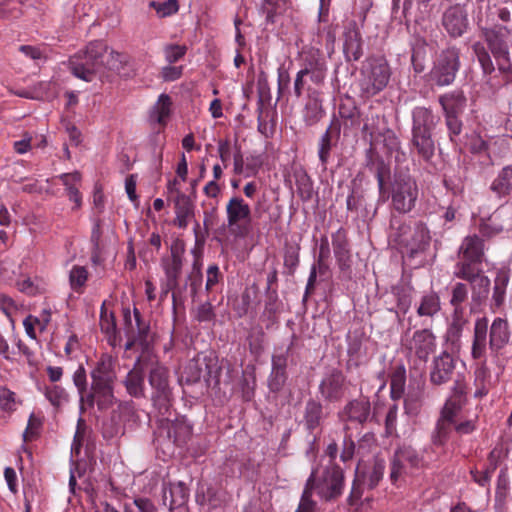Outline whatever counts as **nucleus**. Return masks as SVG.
<instances>
[{
    "mask_svg": "<svg viewBox=\"0 0 512 512\" xmlns=\"http://www.w3.org/2000/svg\"><path fill=\"white\" fill-rule=\"evenodd\" d=\"M454 275L471 285L472 303L482 305L490 292V279L483 274L482 263L485 259L484 239L477 234L464 237L458 252Z\"/></svg>",
    "mask_w": 512,
    "mask_h": 512,
    "instance_id": "obj_1",
    "label": "nucleus"
},
{
    "mask_svg": "<svg viewBox=\"0 0 512 512\" xmlns=\"http://www.w3.org/2000/svg\"><path fill=\"white\" fill-rule=\"evenodd\" d=\"M187 175L188 164L185 155L182 154L176 168V177L167 185V199L174 204V224L179 228H186L192 216V181L187 184Z\"/></svg>",
    "mask_w": 512,
    "mask_h": 512,
    "instance_id": "obj_2",
    "label": "nucleus"
},
{
    "mask_svg": "<svg viewBox=\"0 0 512 512\" xmlns=\"http://www.w3.org/2000/svg\"><path fill=\"white\" fill-rule=\"evenodd\" d=\"M107 44L102 40L89 42L85 49L78 51L68 60L70 72L77 78L91 82L105 65Z\"/></svg>",
    "mask_w": 512,
    "mask_h": 512,
    "instance_id": "obj_3",
    "label": "nucleus"
},
{
    "mask_svg": "<svg viewBox=\"0 0 512 512\" xmlns=\"http://www.w3.org/2000/svg\"><path fill=\"white\" fill-rule=\"evenodd\" d=\"M419 196L416 180L405 173H395L382 197L391 198V207L400 214L412 211Z\"/></svg>",
    "mask_w": 512,
    "mask_h": 512,
    "instance_id": "obj_4",
    "label": "nucleus"
},
{
    "mask_svg": "<svg viewBox=\"0 0 512 512\" xmlns=\"http://www.w3.org/2000/svg\"><path fill=\"white\" fill-rule=\"evenodd\" d=\"M359 86L366 96H374L382 91L388 84L391 72L389 65L383 57H369L361 67Z\"/></svg>",
    "mask_w": 512,
    "mask_h": 512,
    "instance_id": "obj_5",
    "label": "nucleus"
},
{
    "mask_svg": "<svg viewBox=\"0 0 512 512\" xmlns=\"http://www.w3.org/2000/svg\"><path fill=\"white\" fill-rule=\"evenodd\" d=\"M306 484L312 485L311 490H315L322 500L334 501L342 494L344 472L338 465L331 463L324 467L318 476L312 472Z\"/></svg>",
    "mask_w": 512,
    "mask_h": 512,
    "instance_id": "obj_6",
    "label": "nucleus"
},
{
    "mask_svg": "<svg viewBox=\"0 0 512 512\" xmlns=\"http://www.w3.org/2000/svg\"><path fill=\"white\" fill-rule=\"evenodd\" d=\"M481 33L497 63L498 70L501 73L510 72L512 64L508 44L509 29L505 26H495L493 28H482Z\"/></svg>",
    "mask_w": 512,
    "mask_h": 512,
    "instance_id": "obj_7",
    "label": "nucleus"
},
{
    "mask_svg": "<svg viewBox=\"0 0 512 512\" xmlns=\"http://www.w3.org/2000/svg\"><path fill=\"white\" fill-rule=\"evenodd\" d=\"M460 68V53L455 47H449L439 54L430 72V79L437 86L453 83Z\"/></svg>",
    "mask_w": 512,
    "mask_h": 512,
    "instance_id": "obj_8",
    "label": "nucleus"
},
{
    "mask_svg": "<svg viewBox=\"0 0 512 512\" xmlns=\"http://www.w3.org/2000/svg\"><path fill=\"white\" fill-rule=\"evenodd\" d=\"M227 227L235 236L245 237L250 232L251 208L240 197H232L226 206Z\"/></svg>",
    "mask_w": 512,
    "mask_h": 512,
    "instance_id": "obj_9",
    "label": "nucleus"
},
{
    "mask_svg": "<svg viewBox=\"0 0 512 512\" xmlns=\"http://www.w3.org/2000/svg\"><path fill=\"white\" fill-rule=\"evenodd\" d=\"M149 384L153 389L154 405L160 410H167L171 398L169 370L162 364H154L149 371Z\"/></svg>",
    "mask_w": 512,
    "mask_h": 512,
    "instance_id": "obj_10",
    "label": "nucleus"
},
{
    "mask_svg": "<svg viewBox=\"0 0 512 512\" xmlns=\"http://www.w3.org/2000/svg\"><path fill=\"white\" fill-rule=\"evenodd\" d=\"M194 363V383L203 378L207 387L219 386L222 369L214 353L211 352L209 355L200 353L194 358Z\"/></svg>",
    "mask_w": 512,
    "mask_h": 512,
    "instance_id": "obj_11",
    "label": "nucleus"
},
{
    "mask_svg": "<svg viewBox=\"0 0 512 512\" xmlns=\"http://www.w3.org/2000/svg\"><path fill=\"white\" fill-rule=\"evenodd\" d=\"M455 369V358L448 351H442L432 359L429 370L430 383L441 386L454 380Z\"/></svg>",
    "mask_w": 512,
    "mask_h": 512,
    "instance_id": "obj_12",
    "label": "nucleus"
},
{
    "mask_svg": "<svg viewBox=\"0 0 512 512\" xmlns=\"http://www.w3.org/2000/svg\"><path fill=\"white\" fill-rule=\"evenodd\" d=\"M81 406L89 408L97 406L99 411H107L116 403L114 384L92 383L91 387L80 401Z\"/></svg>",
    "mask_w": 512,
    "mask_h": 512,
    "instance_id": "obj_13",
    "label": "nucleus"
},
{
    "mask_svg": "<svg viewBox=\"0 0 512 512\" xmlns=\"http://www.w3.org/2000/svg\"><path fill=\"white\" fill-rule=\"evenodd\" d=\"M365 167L376 177L379 195H385L389 186L387 181L391 179V167L374 146H370L365 152Z\"/></svg>",
    "mask_w": 512,
    "mask_h": 512,
    "instance_id": "obj_14",
    "label": "nucleus"
},
{
    "mask_svg": "<svg viewBox=\"0 0 512 512\" xmlns=\"http://www.w3.org/2000/svg\"><path fill=\"white\" fill-rule=\"evenodd\" d=\"M338 115L339 117H336V119L339 125V131L341 132L343 128L345 136L354 134L359 130L363 116L352 98L347 96L341 100L338 107Z\"/></svg>",
    "mask_w": 512,
    "mask_h": 512,
    "instance_id": "obj_15",
    "label": "nucleus"
},
{
    "mask_svg": "<svg viewBox=\"0 0 512 512\" xmlns=\"http://www.w3.org/2000/svg\"><path fill=\"white\" fill-rule=\"evenodd\" d=\"M437 342L434 333L427 328L417 330L407 344V348L415 357L426 363L436 351Z\"/></svg>",
    "mask_w": 512,
    "mask_h": 512,
    "instance_id": "obj_16",
    "label": "nucleus"
},
{
    "mask_svg": "<svg viewBox=\"0 0 512 512\" xmlns=\"http://www.w3.org/2000/svg\"><path fill=\"white\" fill-rule=\"evenodd\" d=\"M346 377L339 369H332L319 384L321 396L329 402L340 401L346 391Z\"/></svg>",
    "mask_w": 512,
    "mask_h": 512,
    "instance_id": "obj_17",
    "label": "nucleus"
},
{
    "mask_svg": "<svg viewBox=\"0 0 512 512\" xmlns=\"http://www.w3.org/2000/svg\"><path fill=\"white\" fill-rule=\"evenodd\" d=\"M362 46V35L357 22H347L343 31V53L346 61H358L363 56Z\"/></svg>",
    "mask_w": 512,
    "mask_h": 512,
    "instance_id": "obj_18",
    "label": "nucleus"
},
{
    "mask_svg": "<svg viewBox=\"0 0 512 512\" xmlns=\"http://www.w3.org/2000/svg\"><path fill=\"white\" fill-rule=\"evenodd\" d=\"M123 321L126 327L128 342L126 349H131L136 343L145 344L149 332V326L143 320L140 311L134 308L135 326L132 323V315L129 308H123Z\"/></svg>",
    "mask_w": 512,
    "mask_h": 512,
    "instance_id": "obj_19",
    "label": "nucleus"
},
{
    "mask_svg": "<svg viewBox=\"0 0 512 512\" xmlns=\"http://www.w3.org/2000/svg\"><path fill=\"white\" fill-rule=\"evenodd\" d=\"M117 358L104 353L90 373L92 383L115 384Z\"/></svg>",
    "mask_w": 512,
    "mask_h": 512,
    "instance_id": "obj_20",
    "label": "nucleus"
},
{
    "mask_svg": "<svg viewBox=\"0 0 512 512\" xmlns=\"http://www.w3.org/2000/svg\"><path fill=\"white\" fill-rule=\"evenodd\" d=\"M341 132L339 131V125L334 116L330 122V125L327 127L325 132L320 137L318 143V157L321 162V165L326 168V165L330 159L331 151L334 147H336Z\"/></svg>",
    "mask_w": 512,
    "mask_h": 512,
    "instance_id": "obj_21",
    "label": "nucleus"
},
{
    "mask_svg": "<svg viewBox=\"0 0 512 512\" xmlns=\"http://www.w3.org/2000/svg\"><path fill=\"white\" fill-rule=\"evenodd\" d=\"M442 23L451 36H461L467 28V16L464 9L459 4L450 6L443 14Z\"/></svg>",
    "mask_w": 512,
    "mask_h": 512,
    "instance_id": "obj_22",
    "label": "nucleus"
},
{
    "mask_svg": "<svg viewBox=\"0 0 512 512\" xmlns=\"http://www.w3.org/2000/svg\"><path fill=\"white\" fill-rule=\"evenodd\" d=\"M163 500L165 504L169 500L170 512H189V489L182 482L170 484L168 491H164Z\"/></svg>",
    "mask_w": 512,
    "mask_h": 512,
    "instance_id": "obj_23",
    "label": "nucleus"
},
{
    "mask_svg": "<svg viewBox=\"0 0 512 512\" xmlns=\"http://www.w3.org/2000/svg\"><path fill=\"white\" fill-rule=\"evenodd\" d=\"M307 91L308 100L303 109V121L306 126L312 127L322 120L325 115V110L320 93L311 88H308Z\"/></svg>",
    "mask_w": 512,
    "mask_h": 512,
    "instance_id": "obj_24",
    "label": "nucleus"
},
{
    "mask_svg": "<svg viewBox=\"0 0 512 512\" xmlns=\"http://www.w3.org/2000/svg\"><path fill=\"white\" fill-rule=\"evenodd\" d=\"M509 341L510 330L508 321L501 317L495 318L489 330V349L497 354Z\"/></svg>",
    "mask_w": 512,
    "mask_h": 512,
    "instance_id": "obj_25",
    "label": "nucleus"
},
{
    "mask_svg": "<svg viewBox=\"0 0 512 512\" xmlns=\"http://www.w3.org/2000/svg\"><path fill=\"white\" fill-rule=\"evenodd\" d=\"M430 242V230L428 226L422 221L415 223L413 234L410 240H401V243H405V245L409 247L411 256L426 251L430 246Z\"/></svg>",
    "mask_w": 512,
    "mask_h": 512,
    "instance_id": "obj_26",
    "label": "nucleus"
},
{
    "mask_svg": "<svg viewBox=\"0 0 512 512\" xmlns=\"http://www.w3.org/2000/svg\"><path fill=\"white\" fill-rule=\"evenodd\" d=\"M332 246L340 269L342 271L349 270L351 267V254L344 229H339L332 235Z\"/></svg>",
    "mask_w": 512,
    "mask_h": 512,
    "instance_id": "obj_27",
    "label": "nucleus"
},
{
    "mask_svg": "<svg viewBox=\"0 0 512 512\" xmlns=\"http://www.w3.org/2000/svg\"><path fill=\"white\" fill-rule=\"evenodd\" d=\"M488 320L486 317L475 321L471 355L473 359H481L487 350Z\"/></svg>",
    "mask_w": 512,
    "mask_h": 512,
    "instance_id": "obj_28",
    "label": "nucleus"
},
{
    "mask_svg": "<svg viewBox=\"0 0 512 512\" xmlns=\"http://www.w3.org/2000/svg\"><path fill=\"white\" fill-rule=\"evenodd\" d=\"M411 144L423 161L431 163L436 148L432 139V132H412Z\"/></svg>",
    "mask_w": 512,
    "mask_h": 512,
    "instance_id": "obj_29",
    "label": "nucleus"
},
{
    "mask_svg": "<svg viewBox=\"0 0 512 512\" xmlns=\"http://www.w3.org/2000/svg\"><path fill=\"white\" fill-rule=\"evenodd\" d=\"M441 308L440 296L437 292L430 291L420 298L416 312L419 317L432 321L440 313Z\"/></svg>",
    "mask_w": 512,
    "mask_h": 512,
    "instance_id": "obj_30",
    "label": "nucleus"
},
{
    "mask_svg": "<svg viewBox=\"0 0 512 512\" xmlns=\"http://www.w3.org/2000/svg\"><path fill=\"white\" fill-rule=\"evenodd\" d=\"M370 408L369 400L354 399L345 405L343 414L347 417V420L363 424L369 418Z\"/></svg>",
    "mask_w": 512,
    "mask_h": 512,
    "instance_id": "obj_31",
    "label": "nucleus"
},
{
    "mask_svg": "<svg viewBox=\"0 0 512 512\" xmlns=\"http://www.w3.org/2000/svg\"><path fill=\"white\" fill-rule=\"evenodd\" d=\"M437 118L425 107H416L412 112V132H432Z\"/></svg>",
    "mask_w": 512,
    "mask_h": 512,
    "instance_id": "obj_32",
    "label": "nucleus"
},
{
    "mask_svg": "<svg viewBox=\"0 0 512 512\" xmlns=\"http://www.w3.org/2000/svg\"><path fill=\"white\" fill-rule=\"evenodd\" d=\"M324 418L323 406L321 402L315 399H309L304 408L303 421L306 429L313 433L315 429L320 427Z\"/></svg>",
    "mask_w": 512,
    "mask_h": 512,
    "instance_id": "obj_33",
    "label": "nucleus"
},
{
    "mask_svg": "<svg viewBox=\"0 0 512 512\" xmlns=\"http://www.w3.org/2000/svg\"><path fill=\"white\" fill-rule=\"evenodd\" d=\"M124 385L127 390V393L135 398L144 397L145 395V382H144V372L140 367L139 363L135 364L133 369H131L125 380Z\"/></svg>",
    "mask_w": 512,
    "mask_h": 512,
    "instance_id": "obj_34",
    "label": "nucleus"
},
{
    "mask_svg": "<svg viewBox=\"0 0 512 512\" xmlns=\"http://www.w3.org/2000/svg\"><path fill=\"white\" fill-rule=\"evenodd\" d=\"M466 97L461 90H455L439 97L445 115H459L466 106Z\"/></svg>",
    "mask_w": 512,
    "mask_h": 512,
    "instance_id": "obj_35",
    "label": "nucleus"
},
{
    "mask_svg": "<svg viewBox=\"0 0 512 512\" xmlns=\"http://www.w3.org/2000/svg\"><path fill=\"white\" fill-rule=\"evenodd\" d=\"M411 62L416 73L424 71L428 59V44L421 36H415L412 42Z\"/></svg>",
    "mask_w": 512,
    "mask_h": 512,
    "instance_id": "obj_36",
    "label": "nucleus"
},
{
    "mask_svg": "<svg viewBox=\"0 0 512 512\" xmlns=\"http://www.w3.org/2000/svg\"><path fill=\"white\" fill-rule=\"evenodd\" d=\"M467 323L468 319L466 318L464 311L453 310L451 314V322L448 325L445 335L446 341L450 342L452 345L459 343L463 329Z\"/></svg>",
    "mask_w": 512,
    "mask_h": 512,
    "instance_id": "obj_37",
    "label": "nucleus"
},
{
    "mask_svg": "<svg viewBox=\"0 0 512 512\" xmlns=\"http://www.w3.org/2000/svg\"><path fill=\"white\" fill-rule=\"evenodd\" d=\"M172 100L169 95L161 94L158 101L152 107L150 112V120L165 126L171 114Z\"/></svg>",
    "mask_w": 512,
    "mask_h": 512,
    "instance_id": "obj_38",
    "label": "nucleus"
},
{
    "mask_svg": "<svg viewBox=\"0 0 512 512\" xmlns=\"http://www.w3.org/2000/svg\"><path fill=\"white\" fill-rule=\"evenodd\" d=\"M490 189L498 197H504L512 191V165L505 166L492 182Z\"/></svg>",
    "mask_w": 512,
    "mask_h": 512,
    "instance_id": "obj_39",
    "label": "nucleus"
},
{
    "mask_svg": "<svg viewBox=\"0 0 512 512\" xmlns=\"http://www.w3.org/2000/svg\"><path fill=\"white\" fill-rule=\"evenodd\" d=\"M303 71L306 75L310 71L327 70V64L322 52L316 48H310L303 52Z\"/></svg>",
    "mask_w": 512,
    "mask_h": 512,
    "instance_id": "obj_40",
    "label": "nucleus"
},
{
    "mask_svg": "<svg viewBox=\"0 0 512 512\" xmlns=\"http://www.w3.org/2000/svg\"><path fill=\"white\" fill-rule=\"evenodd\" d=\"M509 282V274L506 270H498L494 280L492 306L499 308L505 301L506 288Z\"/></svg>",
    "mask_w": 512,
    "mask_h": 512,
    "instance_id": "obj_41",
    "label": "nucleus"
},
{
    "mask_svg": "<svg viewBox=\"0 0 512 512\" xmlns=\"http://www.w3.org/2000/svg\"><path fill=\"white\" fill-rule=\"evenodd\" d=\"M363 139L370 138V146H373V141L376 140L383 130L380 125V118L378 115H366L363 117L362 124L359 128Z\"/></svg>",
    "mask_w": 512,
    "mask_h": 512,
    "instance_id": "obj_42",
    "label": "nucleus"
},
{
    "mask_svg": "<svg viewBox=\"0 0 512 512\" xmlns=\"http://www.w3.org/2000/svg\"><path fill=\"white\" fill-rule=\"evenodd\" d=\"M472 50L477 57V60L481 66L482 72L485 76L491 77V75L495 72V66L489 54V51L486 49L483 43L475 42L472 45ZM492 78H489L487 82H490Z\"/></svg>",
    "mask_w": 512,
    "mask_h": 512,
    "instance_id": "obj_43",
    "label": "nucleus"
},
{
    "mask_svg": "<svg viewBox=\"0 0 512 512\" xmlns=\"http://www.w3.org/2000/svg\"><path fill=\"white\" fill-rule=\"evenodd\" d=\"M89 278V272L86 267L74 265L69 272L70 288L77 294H82L85 290Z\"/></svg>",
    "mask_w": 512,
    "mask_h": 512,
    "instance_id": "obj_44",
    "label": "nucleus"
},
{
    "mask_svg": "<svg viewBox=\"0 0 512 512\" xmlns=\"http://www.w3.org/2000/svg\"><path fill=\"white\" fill-rule=\"evenodd\" d=\"M296 191L300 199L304 202L311 200L313 196V182L305 171H296L294 173Z\"/></svg>",
    "mask_w": 512,
    "mask_h": 512,
    "instance_id": "obj_45",
    "label": "nucleus"
},
{
    "mask_svg": "<svg viewBox=\"0 0 512 512\" xmlns=\"http://www.w3.org/2000/svg\"><path fill=\"white\" fill-rule=\"evenodd\" d=\"M469 288L468 284L463 282H456L450 287V300L449 304L453 310L464 311L463 304L468 300Z\"/></svg>",
    "mask_w": 512,
    "mask_h": 512,
    "instance_id": "obj_46",
    "label": "nucleus"
},
{
    "mask_svg": "<svg viewBox=\"0 0 512 512\" xmlns=\"http://www.w3.org/2000/svg\"><path fill=\"white\" fill-rule=\"evenodd\" d=\"M405 384H406V370L404 366L400 365L397 366L391 375V391L390 395L393 400H398L402 398L405 391Z\"/></svg>",
    "mask_w": 512,
    "mask_h": 512,
    "instance_id": "obj_47",
    "label": "nucleus"
},
{
    "mask_svg": "<svg viewBox=\"0 0 512 512\" xmlns=\"http://www.w3.org/2000/svg\"><path fill=\"white\" fill-rule=\"evenodd\" d=\"M452 423L453 422L444 419L442 416L439 417L435 429L431 434V442L434 446L442 447L445 445L449 438Z\"/></svg>",
    "mask_w": 512,
    "mask_h": 512,
    "instance_id": "obj_48",
    "label": "nucleus"
},
{
    "mask_svg": "<svg viewBox=\"0 0 512 512\" xmlns=\"http://www.w3.org/2000/svg\"><path fill=\"white\" fill-rule=\"evenodd\" d=\"M22 401L7 387H0V410L7 415L14 413Z\"/></svg>",
    "mask_w": 512,
    "mask_h": 512,
    "instance_id": "obj_49",
    "label": "nucleus"
},
{
    "mask_svg": "<svg viewBox=\"0 0 512 512\" xmlns=\"http://www.w3.org/2000/svg\"><path fill=\"white\" fill-rule=\"evenodd\" d=\"M257 112H258V118H257L258 131L261 134H263L264 136L268 137L269 134H273L274 128H273V126L268 128V123H267L266 119L271 116V121H273L272 117L275 114V111H273L270 108H265L263 99H262V97H260L258 100Z\"/></svg>",
    "mask_w": 512,
    "mask_h": 512,
    "instance_id": "obj_50",
    "label": "nucleus"
},
{
    "mask_svg": "<svg viewBox=\"0 0 512 512\" xmlns=\"http://www.w3.org/2000/svg\"><path fill=\"white\" fill-rule=\"evenodd\" d=\"M299 246L285 245L284 248V268L287 275H293L299 264Z\"/></svg>",
    "mask_w": 512,
    "mask_h": 512,
    "instance_id": "obj_51",
    "label": "nucleus"
},
{
    "mask_svg": "<svg viewBox=\"0 0 512 512\" xmlns=\"http://www.w3.org/2000/svg\"><path fill=\"white\" fill-rule=\"evenodd\" d=\"M394 455L402 462L408 463L412 468H419L422 465V458L418 452L411 446H402L398 448Z\"/></svg>",
    "mask_w": 512,
    "mask_h": 512,
    "instance_id": "obj_52",
    "label": "nucleus"
},
{
    "mask_svg": "<svg viewBox=\"0 0 512 512\" xmlns=\"http://www.w3.org/2000/svg\"><path fill=\"white\" fill-rule=\"evenodd\" d=\"M349 189V194L346 199V208L348 211L357 212L358 209L362 206L364 201V191L359 185H356L354 182Z\"/></svg>",
    "mask_w": 512,
    "mask_h": 512,
    "instance_id": "obj_53",
    "label": "nucleus"
},
{
    "mask_svg": "<svg viewBox=\"0 0 512 512\" xmlns=\"http://www.w3.org/2000/svg\"><path fill=\"white\" fill-rule=\"evenodd\" d=\"M100 328L107 335L116 333V319L113 312H108L106 301L102 303L100 309Z\"/></svg>",
    "mask_w": 512,
    "mask_h": 512,
    "instance_id": "obj_54",
    "label": "nucleus"
},
{
    "mask_svg": "<svg viewBox=\"0 0 512 512\" xmlns=\"http://www.w3.org/2000/svg\"><path fill=\"white\" fill-rule=\"evenodd\" d=\"M465 404V401L455 398H448L441 410L440 416L444 417V419L450 422L455 423V419Z\"/></svg>",
    "mask_w": 512,
    "mask_h": 512,
    "instance_id": "obj_55",
    "label": "nucleus"
},
{
    "mask_svg": "<svg viewBox=\"0 0 512 512\" xmlns=\"http://www.w3.org/2000/svg\"><path fill=\"white\" fill-rule=\"evenodd\" d=\"M150 6L161 18L175 14L179 8L177 0L152 1Z\"/></svg>",
    "mask_w": 512,
    "mask_h": 512,
    "instance_id": "obj_56",
    "label": "nucleus"
},
{
    "mask_svg": "<svg viewBox=\"0 0 512 512\" xmlns=\"http://www.w3.org/2000/svg\"><path fill=\"white\" fill-rule=\"evenodd\" d=\"M45 396L48 399V401L55 407H59L63 403L68 401V394L66 390L59 385L47 387L45 391Z\"/></svg>",
    "mask_w": 512,
    "mask_h": 512,
    "instance_id": "obj_57",
    "label": "nucleus"
},
{
    "mask_svg": "<svg viewBox=\"0 0 512 512\" xmlns=\"http://www.w3.org/2000/svg\"><path fill=\"white\" fill-rule=\"evenodd\" d=\"M164 269L168 279V285L174 286L176 285V281L178 276L181 273L183 261L177 259H167L164 262Z\"/></svg>",
    "mask_w": 512,
    "mask_h": 512,
    "instance_id": "obj_58",
    "label": "nucleus"
},
{
    "mask_svg": "<svg viewBox=\"0 0 512 512\" xmlns=\"http://www.w3.org/2000/svg\"><path fill=\"white\" fill-rule=\"evenodd\" d=\"M128 57L123 53L111 51L108 55L105 54L104 68L109 70H120L127 63Z\"/></svg>",
    "mask_w": 512,
    "mask_h": 512,
    "instance_id": "obj_59",
    "label": "nucleus"
},
{
    "mask_svg": "<svg viewBox=\"0 0 512 512\" xmlns=\"http://www.w3.org/2000/svg\"><path fill=\"white\" fill-rule=\"evenodd\" d=\"M399 408L398 405L393 404L388 408L385 417V433L387 436L397 435V418Z\"/></svg>",
    "mask_w": 512,
    "mask_h": 512,
    "instance_id": "obj_60",
    "label": "nucleus"
},
{
    "mask_svg": "<svg viewBox=\"0 0 512 512\" xmlns=\"http://www.w3.org/2000/svg\"><path fill=\"white\" fill-rule=\"evenodd\" d=\"M378 137H382L383 144L389 152L400 149V140L392 129L383 126V130Z\"/></svg>",
    "mask_w": 512,
    "mask_h": 512,
    "instance_id": "obj_61",
    "label": "nucleus"
},
{
    "mask_svg": "<svg viewBox=\"0 0 512 512\" xmlns=\"http://www.w3.org/2000/svg\"><path fill=\"white\" fill-rule=\"evenodd\" d=\"M385 470V464L383 460H375L371 471L368 474V488L374 489L379 482L382 480Z\"/></svg>",
    "mask_w": 512,
    "mask_h": 512,
    "instance_id": "obj_62",
    "label": "nucleus"
},
{
    "mask_svg": "<svg viewBox=\"0 0 512 512\" xmlns=\"http://www.w3.org/2000/svg\"><path fill=\"white\" fill-rule=\"evenodd\" d=\"M310 484H305L301 500L296 512H314L316 502L312 499L313 491Z\"/></svg>",
    "mask_w": 512,
    "mask_h": 512,
    "instance_id": "obj_63",
    "label": "nucleus"
},
{
    "mask_svg": "<svg viewBox=\"0 0 512 512\" xmlns=\"http://www.w3.org/2000/svg\"><path fill=\"white\" fill-rule=\"evenodd\" d=\"M73 383L76 386L80 401L83 400L84 395L88 392L87 387V374L85 368L80 365L73 374Z\"/></svg>",
    "mask_w": 512,
    "mask_h": 512,
    "instance_id": "obj_64",
    "label": "nucleus"
}]
</instances>
